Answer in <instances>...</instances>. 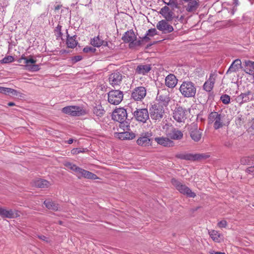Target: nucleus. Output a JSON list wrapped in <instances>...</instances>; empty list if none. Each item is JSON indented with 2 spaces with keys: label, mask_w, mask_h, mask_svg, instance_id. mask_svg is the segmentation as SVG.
Wrapping results in <instances>:
<instances>
[{
  "label": "nucleus",
  "mask_w": 254,
  "mask_h": 254,
  "mask_svg": "<svg viewBox=\"0 0 254 254\" xmlns=\"http://www.w3.org/2000/svg\"><path fill=\"white\" fill-rule=\"evenodd\" d=\"M14 58L13 57L11 56H8L7 57H4L2 60H1V63L3 64H7L11 63L13 61Z\"/></svg>",
  "instance_id": "79ce46f5"
},
{
  "label": "nucleus",
  "mask_w": 254,
  "mask_h": 254,
  "mask_svg": "<svg viewBox=\"0 0 254 254\" xmlns=\"http://www.w3.org/2000/svg\"><path fill=\"white\" fill-rule=\"evenodd\" d=\"M64 166L70 170L73 171L76 173L79 174V175H93L92 173L82 169L75 165L69 162H66L64 163Z\"/></svg>",
  "instance_id": "a211bd4d"
},
{
  "label": "nucleus",
  "mask_w": 254,
  "mask_h": 254,
  "mask_svg": "<svg viewBox=\"0 0 254 254\" xmlns=\"http://www.w3.org/2000/svg\"><path fill=\"white\" fill-rule=\"evenodd\" d=\"M216 76L213 74H210L209 79L204 83L203 89L207 92H210L213 88L215 82Z\"/></svg>",
  "instance_id": "b1692460"
},
{
  "label": "nucleus",
  "mask_w": 254,
  "mask_h": 254,
  "mask_svg": "<svg viewBox=\"0 0 254 254\" xmlns=\"http://www.w3.org/2000/svg\"><path fill=\"white\" fill-rule=\"evenodd\" d=\"M217 225L220 228H225L227 225V222L225 220H222L218 223Z\"/></svg>",
  "instance_id": "49530a36"
},
{
  "label": "nucleus",
  "mask_w": 254,
  "mask_h": 254,
  "mask_svg": "<svg viewBox=\"0 0 254 254\" xmlns=\"http://www.w3.org/2000/svg\"><path fill=\"white\" fill-rule=\"evenodd\" d=\"M164 3L168 5H170L172 7H177V2L175 0H169V2H165Z\"/></svg>",
  "instance_id": "37998d69"
},
{
  "label": "nucleus",
  "mask_w": 254,
  "mask_h": 254,
  "mask_svg": "<svg viewBox=\"0 0 254 254\" xmlns=\"http://www.w3.org/2000/svg\"><path fill=\"white\" fill-rule=\"evenodd\" d=\"M19 60L24 61L23 63L25 64V68L26 70L33 72L38 71L40 69L39 65L35 64L36 60L33 59L31 56L27 58L25 56L22 55Z\"/></svg>",
  "instance_id": "6e6552de"
},
{
  "label": "nucleus",
  "mask_w": 254,
  "mask_h": 254,
  "mask_svg": "<svg viewBox=\"0 0 254 254\" xmlns=\"http://www.w3.org/2000/svg\"><path fill=\"white\" fill-rule=\"evenodd\" d=\"M241 64L242 62L240 59L235 60L231 64L226 73H229L238 71L241 65Z\"/></svg>",
  "instance_id": "c756f323"
},
{
  "label": "nucleus",
  "mask_w": 254,
  "mask_h": 254,
  "mask_svg": "<svg viewBox=\"0 0 254 254\" xmlns=\"http://www.w3.org/2000/svg\"><path fill=\"white\" fill-rule=\"evenodd\" d=\"M180 92L185 98L194 97L196 94V88L195 84L190 81H185L181 84Z\"/></svg>",
  "instance_id": "f257e3e1"
},
{
  "label": "nucleus",
  "mask_w": 254,
  "mask_h": 254,
  "mask_svg": "<svg viewBox=\"0 0 254 254\" xmlns=\"http://www.w3.org/2000/svg\"><path fill=\"white\" fill-rule=\"evenodd\" d=\"M136 36L133 31L130 30L126 32L122 37V40L126 43H130V47L141 45L140 40L136 41Z\"/></svg>",
  "instance_id": "9d476101"
},
{
  "label": "nucleus",
  "mask_w": 254,
  "mask_h": 254,
  "mask_svg": "<svg viewBox=\"0 0 254 254\" xmlns=\"http://www.w3.org/2000/svg\"><path fill=\"white\" fill-rule=\"evenodd\" d=\"M254 160V156H245L241 159V163L243 165H248Z\"/></svg>",
  "instance_id": "e433bc0d"
},
{
  "label": "nucleus",
  "mask_w": 254,
  "mask_h": 254,
  "mask_svg": "<svg viewBox=\"0 0 254 254\" xmlns=\"http://www.w3.org/2000/svg\"><path fill=\"white\" fill-rule=\"evenodd\" d=\"M188 3L186 6V9L188 12L195 11L199 6V0H191L188 2Z\"/></svg>",
  "instance_id": "7c9ffc66"
},
{
  "label": "nucleus",
  "mask_w": 254,
  "mask_h": 254,
  "mask_svg": "<svg viewBox=\"0 0 254 254\" xmlns=\"http://www.w3.org/2000/svg\"><path fill=\"white\" fill-rule=\"evenodd\" d=\"M88 151L87 148H74L71 150V153L73 155H76L80 153H86Z\"/></svg>",
  "instance_id": "58836bf2"
},
{
  "label": "nucleus",
  "mask_w": 254,
  "mask_h": 254,
  "mask_svg": "<svg viewBox=\"0 0 254 254\" xmlns=\"http://www.w3.org/2000/svg\"><path fill=\"white\" fill-rule=\"evenodd\" d=\"M178 83V79L173 74H169L165 78V85L170 88H174Z\"/></svg>",
  "instance_id": "5701e85b"
},
{
  "label": "nucleus",
  "mask_w": 254,
  "mask_h": 254,
  "mask_svg": "<svg viewBox=\"0 0 254 254\" xmlns=\"http://www.w3.org/2000/svg\"><path fill=\"white\" fill-rule=\"evenodd\" d=\"M252 127L253 129H254V119L253 120Z\"/></svg>",
  "instance_id": "680f3d73"
},
{
  "label": "nucleus",
  "mask_w": 254,
  "mask_h": 254,
  "mask_svg": "<svg viewBox=\"0 0 254 254\" xmlns=\"http://www.w3.org/2000/svg\"><path fill=\"white\" fill-rule=\"evenodd\" d=\"M8 90V88L3 87L0 86V93H3L4 94H7V90Z\"/></svg>",
  "instance_id": "8fccbe9b"
},
{
  "label": "nucleus",
  "mask_w": 254,
  "mask_h": 254,
  "mask_svg": "<svg viewBox=\"0 0 254 254\" xmlns=\"http://www.w3.org/2000/svg\"><path fill=\"white\" fill-rule=\"evenodd\" d=\"M102 43H103V44L102 46H104L105 47H108V43L107 41H104L102 40Z\"/></svg>",
  "instance_id": "6e6d98bb"
},
{
  "label": "nucleus",
  "mask_w": 254,
  "mask_h": 254,
  "mask_svg": "<svg viewBox=\"0 0 254 254\" xmlns=\"http://www.w3.org/2000/svg\"><path fill=\"white\" fill-rule=\"evenodd\" d=\"M157 34V31L155 28H152L149 29L145 36L143 38V39L145 40L146 39H148L147 36L152 37Z\"/></svg>",
  "instance_id": "ea45409f"
},
{
  "label": "nucleus",
  "mask_w": 254,
  "mask_h": 254,
  "mask_svg": "<svg viewBox=\"0 0 254 254\" xmlns=\"http://www.w3.org/2000/svg\"><path fill=\"white\" fill-rule=\"evenodd\" d=\"M250 94L251 92L250 91H248V92L244 93H241L240 95L238 96L236 98V101L240 105H242L245 102H248L250 100Z\"/></svg>",
  "instance_id": "c85d7f7f"
},
{
  "label": "nucleus",
  "mask_w": 254,
  "mask_h": 254,
  "mask_svg": "<svg viewBox=\"0 0 254 254\" xmlns=\"http://www.w3.org/2000/svg\"><path fill=\"white\" fill-rule=\"evenodd\" d=\"M172 185L174 187L181 193L187 195V196L194 198L196 195L194 192L187 187L185 185L183 184L181 182L175 179H172L171 181Z\"/></svg>",
  "instance_id": "39448f33"
},
{
  "label": "nucleus",
  "mask_w": 254,
  "mask_h": 254,
  "mask_svg": "<svg viewBox=\"0 0 254 254\" xmlns=\"http://www.w3.org/2000/svg\"><path fill=\"white\" fill-rule=\"evenodd\" d=\"M209 234L212 240L216 242H220V234L215 230H212Z\"/></svg>",
  "instance_id": "4c0bfd02"
},
{
  "label": "nucleus",
  "mask_w": 254,
  "mask_h": 254,
  "mask_svg": "<svg viewBox=\"0 0 254 254\" xmlns=\"http://www.w3.org/2000/svg\"><path fill=\"white\" fill-rule=\"evenodd\" d=\"M120 125L119 126V128L118 129V130L119 131H122V130H123V131H127L129 129V126L128 124V123L126 121L124 122H119Z\"/></svg>",
  "instance_id": "c9c22d12"
},
{
  "label": "nucleus",
  "mask_w": 254,
  "mask_h": 254,
  "mask_svg": "<svg viewBox=\"0 0 254 254\" xmlns=\"http://www.w3.org/2000/svg\"><path fill=\"white\" fill-rule=\"evenodd\" d=\"M210 253L211 254H226L225 253L223 252H215L214 251L211 252Z\"/></svg>",
  "instance_id": "5fc2aeb1"
},
{
  "label": "nucleus",
  "mask_w": 254,
  "mask_h": 254,
  "mask_svg": "<svg viewBox=\"0 0 254 254\" xmlns=\"http://www.w3.org/2000/svg\"><path fill=\"white\" fill-rule=\"evenodd\" d=\"M220 100L223 104H228L230 103V97L227 94H224L221 96Z\"/></svg>",
  "instance_id": "a19ab883"
},
{
  "label": "nucleus",
  "mask_w": 254,
  "mask_h": 254,
  "mask_svg": "<svg viewBox=\"0 0 254 254\" xmlns=\"http://www.w3.org/2000/svg\"><path fill=\"white\" fill-rule=\"evenodd\" d=\"M169 21H170L161 20L157 23L156 25L157 29L165 34L173 32L174 28L173 26L169 24Z\"/></svg>",
  "instance_id": "dca6fc26"
},
{
  "label": "nucleus",
  "mask_w": 254,
  "mask_h": 254,
  "mask_svg": "<svg viewBox=\"0 0 254 254\" xmlns=\"http://www.w3.org/2000/svg\"><path fill=\"white\" fill-rule=\"evenodd\" d=\"M188 115L187 110L181 106L176 107L173 113V119L178 123H184Z\"/></svg>",
  "instance_id": "0eeeda50"
},
{
  "label": "nucleus",
  "mask_w": 254,
  "mask_h": 254,
  "mask_svg": "<svg viewBox=\"0 0 254 254\" xmlns=\"http://www.w3.org/2000/svg\"><path fill=\"white\" fill-rule=\"evenodd\" d=\"M112 119L117 122H124L127 119V112L125 109L120 108L116 109L112 113Z\"/></svg>",
  "instance_id": "2eb2a0df"
},
{
  "label": "nucleus",
  "mask_w": 254,
  "mask_h": 254,
  "mask_svg": "<svg viewBox=\"0 0 254 254\" xmlns=\"http://www.w3.org/2000/svg\"><path fill=\"white\" fill-rule=\"evenodd\" d=\"M133 114L135 120L140 123H145L149 119V114L146 108L136 109Z\"/></svg>",
  "instance_id": "f8f14e48"
},
{
  "label": "nucleus",
  "mask_w": 254,
  "mask_h": 254,
  "mask_svg": "<svg viewBox=\"0 0 254 254\" xmlns=\"http://www.w3.org/2000/svg\"><path fill=\"white\" fill-rule=\"evenodd\" d=\"M146 95V89L144 87H135L132 91L131 97L135 101H141Z\"/></svg>",
  "instance_id": "4468645a"
},
{
  "label": "nucleus",
  "mask_w": 254,
  "mask_h": 254,
  "mask_svg": "<svg viewBox=\"0 0 254 254\" xmlns=\"http://www.w3.org/2000/svg\"><path fill=\"white\" fill-rule=\"evenodd\" d=\"M39 0H31V2H37L38 3Z\"/></svg>",
  "instance_id": "052dcab7"
},
{
  "label": "nucleus",
  "mask_w": 254,
  "mask_h": 254,
  "mask_svg": "<svg viewBox=\"0 0 254 254\" xmlns=\"http://www.w3.org/2000/svg\"><path fill=\"white\" fill-rule=\"evenodd\" d=\"M164 110L160 105H154L150 108V115L153 120L160 121L163 118Z\"/></svg>",
  "instance_id": "9b49d317"
},
{
  "label": "nucleus",
  "mask_w": 254,
  "mask_h": 254,
  "mask_svg": "<svg viewBox=\"0 0 254 254\" xmlns=\"http://www.w3.org/2000/svg\"><path fill=\"white\" fill-rule=\"evenodd\" d=\"M91 44L95 47H100L103 44L102 39H100L99 35L92 38L90 41Z\"/></svg>",
  "instance_id": "f704fd0d"
},
{
  "label": "nucleus",
  "mask_w": 254,
  "mask_h": 254,
  "mask_svg": "<svg viewBox=\"0 0 254 254\" xmlns=\"http://www.w3.org/2000/svg\"><path fill=\"white\" fill-rule=\"evenodd\" d=\"M154 140L157 144L163 146L164 147H171L174 145V142L168 136L166 137H157L154 138Z\"/></svg>",
  "instance_id": "412c9836"
},
{
  "label": "nucleus",
  "mask_w": 254,
  "mask_h": 254,
  "mask_svg": "<svg viewBox=\"0 0 254 254\" xmlns=\"http://www.w3.org/2000/svg\"><path fill=\"white\" fill-rule=\"evenodd\" d=\"M50 185L49 182L42 179H37L32 182V186L38 188H47Z\"/></svg>",
  "instance_id": "a878e982"
},
{
  "label": "nucleus",
  "mask_w": 254,
  "mask_h": 254,
  "mask_svg": "<svg viewBox=\"0 0 254 254\" xmlns=\"http://www.w3.org/2000/svg\"><path fill=\"white\" fill-rule=\"evenodd\" d=\"M38 237L39 239H41V240H43L44 241H46V242L48 241L47 238L46 236H44V235H38Z\"/></svg>",
  "instance_id": "603ef678"
},
{
  "label": "nucleus",
  "mask_w": 254,
  "mask_h": 254,
  "mask_svg": "<svg viewBox=\"0 0 254 254\" xmlns=\"http://www.w3.org/2000/svg\"><path fill=\"white\" fill-rule=\"evenodd\" d=\"M114 136L121 140L132 139L135 136L133 132H129L127 131H119L114 133Z\"/></svg>",
  "instance_id": "6ab92c4d"
},
{
  "label": "nucleus",
  "mask_w": 254,
  "mask_h": 254,
  "mask_svg": "<svg viewBox=\"0 0 254 254\" xmlns=\"http://www.w3.org/2000/svg\"><path fill=\"white\" fill-rule=\"evenodd\" d=\"M63 113L72 117L84 116L87 114L86 110L82 106H68L63 108Z\"/></svg>",
  "instance_id": "20e7f679"
},
{
  "label": "nucleus",
  "mask_w": 254,
  "mask_h": 254,
  "mask_svg": "<svg viewBox=\"0 0 254 254\" xmlns=\"http://www.w3.org/2000/svg\"><path fill=\"white\" fill-rule=\"evenodd\" d=\"M83 51L85 53H94L96 51V49L91 47H86L84 48Z\"/></svg>",
  "instance_id": "a18cd8bd"
},
{
  "label": "nucleus",
  "mask_w": 254,
  "mask_h": 254,
  "mask_svg": "<svg viewBox=\"0 0 254 254\" xmlns=\"http://www.w3.org/2000/svg\"><path fill=\"white\" fill-rule=\"evenodd\" d=\"M176 157L180 159L195 161L205 160L208 158L210 155L208 153H179L176 155Z\"/></svg>",
  "instance_id": "f03ea898"
},
{
  "label": "nucleus",
  "mask_w": 254,
  "mask_h": 254,
  "mask_svg": "<svg viewBox=\"0 0 254 254\" xmlns=\"http://www.w3.org/2000/svg\"><path fill=\"white\" fill-rule=\"evenodd\" d=\"M202 131L198 129L197 127L191 128L190 130V135L192 139L197 142L200 140L201 137Z\"/></svg>",
  "instance_id": "cd10ccee"
},
{
  "label": "nucleus",
  "mask_w": 254,
  "mask_h": 254,
  "mask_svg": "<svg viewBox=\"0 0 254 254\" xmlns=\"http://www.w3.org/2000/svg\"><path fill=\"white\" fill-rule=\"evenodd\" d=\"M75 36L69 37L67 36L66 39V45L68 48H74L77 44V42L75 40Z\"/></svg>",
  "instance_id": "2f4dec72"
},
{
  "label": "nucleus",
  "mask_w": 254,
  "mask_h": 254,
  "mask_svg": "<svg viewBox=\"0 0 254 254\" xmlns=\"http://www.w3.org/2000/svg\"><path fill=\"white\" fill-rule=\"evenodd\" d=\"M246 172L248 174H252L253 175H254V165L249 167L246 170Z\"/></svg>",
  "instance_id": "3c124183"
},
{
  "label": "nucleus",
  "mask_w": 254,
  "mask_h": 254,
  "mask_svg": "<svg viewBox=\"0 0 254 254\" xmlns=\"http://www.w3.org/2000/svg\"><path fill=\"white\" fill-rule=\"evenodd\" d=\"M170 92L168 89H162L158 91L156 100L159 104L164 106H167L171 100Z\"/></svg>",
  "instance_id": "423d86ee"
},
{
  "label": "nucleus",
  "mask_w": 254,
  "mask_h": 254,
  "mask_svg": "<svg viewBox=\"0 0 254 254\" xmlns=\"http://www.w3.org/2000/svg\"><path fill=\"white\" fill-rule=\"evenodd\" d=\"M18 93V92L16 90L10 88H8V90H7V94H11L14 96H17Z\"/></svg>",
  "instance_id": "09e8293b"
},
{
  "label": "nucleus",
  "mask_w": 254,
  "mask_h": 254,
  "mask_svg": "<svg viewBox=\"0 0 254 254\" xmlns=\"http://www.w3.org/2000/svg\"><path fill=\"white\" fill-rule=\"evenodd\" d=\"M152 132L151 131L142 133L136 140V143L141 146H148L151 145V137Z\"/></svg>",
  "instance_id": "ddd939ff"
},
{
  "label": "nucleus",
  "mask_w": 254,
  "mask_h": 254,
  "mask_svg": "<svg viewBox=\"0 0 254 254\" xmlns=\"http://www.w3.org/2000/svg\"><path fill=\"white\" fill-rule=\"evenodd\" d=\"M224 115L217 112H211L208 117L209 124H213L215 129H218L224 126Z\"/></svg>",
  "instance_id": "7ed1b4c3"
},
{
  "label": "nucleus",
  "mask_w": 254,
  "mask_h": 254,
  "mask_svg": "<svg viewBox=\"0 0 254 254\" xmlns=\"http://www.w3.org/2000/svg\"><path fill=\"white\" fill-rule=\"evenodd\" d=\"M0 216L3 218H13L15 212L12 209H6L5 207H0Z\"/></svg>",
  "instance_id": "bb28decb"
},
{
  "label": "nucleus",
  "mask_w": 254,
  "mask_h": 254,
  "mask_svg": "<svg viewBox=\"0 0 254 254\" xmlns=\"http://www.w3.org/2000/svg\"><path fill=\"white\" fill-rule=\"evenodd\" d=\"M152 67L149 64H141L137 66L135 69V73L140 75H145L151 70Z\"/></svg>",
  "instance_id": "aec40b11"
},
{
  "label": "nucleus",
  "mask_w": 254,
  "mask_h": 254,
  "mask_svg": "<svg viewBox=\"0 0 254 254\" xmlns=\"http://www.w3.org/2000/svg\"><path fill=\"white\" fill-rule=\"evenodd\" d=\"M81 59H82L81 56H75L73 58V60L75 62H77L80 61V60H81Z\"/></svg>",
  "instance_id": "864d4df0"
},
{
  "label": "nucleus",
  "mask_w": 254,
  "mask_h": 254,
  "mask_svg": "<svg viewBox=\"0 0 254 254\" xmlns=\"http://www.w3.org/2000/svg\"><path fill=\"white\" fill-rule=\"evenodd\" d=\"M59 9V6H58L57 7H56V9Z\"/></svg>",
  "instance_id": "e2e57ef3"
},
{
  "label": "nucleus",
  "mask_w": 254,
  "mask_h": 254,
  "mask_svg": "<svg viewBox=\"0 0 254 254\" xmlns=\"http://www.w3.org/2000/svg\"><path fill=\"white\" fill-rule=\"evenodd\" d=\"M84 177L85 178H87L88 179L90 180H96L99 179L97 176H79L78 178L81 179L82 177Z\"/></svg>",
  "instance_id": "de8ad7c7"
},
{
  "label": "nucleus",
  "mask_w": 254,
  "mask_h": 254,
  "mask_svg": "<svg viewBox=\"0 0 254 254\" xmlns=\"http://www.w3.org/2000/svg\"><path fill=\"white\" fill-rule=\"evenodd\" d=\"M44 204L49 209L54 211L58 209V205L50 200H46L44 201Z\"/></svg>",
  "instance_id": "72a5a7b5"
},
{
  "label": "nucleus",
  "mask_w": 254,
  "mask_h": 254,
  "mask_svg": "<svg viewBox=\"0 0 254 254\" xmlns=\"http://www.w3.org/2000/svg\"><path fill=\"white\" fill-rule=\"evenodd\" d=\"M234 0V3L235 5L237 6L239 5V0Z\"/></svg>",
  "instance_id": "13d9d810"
},
{
  "label": "nucleus",
  "mask_w": 254,
  "mask_h": 254,
  "mask_svg": "<svg viewBox=\"0 0 254 254\" xmlns=\"http://www.w3.org/2000/svg\"><path fill=\"white\" fill-rule=\"evenodd\" d=\"M167 136L172 139L180 140L182 138L183 133L181 130L173 128L167 132Z\"/></svg>",
  "instance_id": "4be33fe9"
},
{
  "label": "nucleus",
  "mask_w": 254,
  "mask_h": 254,
  "mask_svg": "<svg viewBox=\"0 0 254 254\" xmlns=\"http://www.w3.org/2000/svg\"><path fill=\"white\" fill-rule=\"evenodd\" d=\"M105 110L101 105H97L94 107L93 113L97 117H101L105 114Z\"/></svg>",
  "instance_id": "473e14b6"
},
{
  "label": "nucleus",
  "mask_w": 254,
  "mask_h": 254,
  "mask_svg": "<svg viewBox=\"0 0 254 254\" xmlns=\"http://www.w3.org/2000/svg\"><path fill=\"white\" fill-rule=\"evenodd\" d=\"M160 13L165 18V20L171 21L173 18V12L167 6H165L161 9Z\"/></svg>",
  "instance_id": "393cba45"
},
{
  "label": "nucleus",
  "mask_w": 254,
  "mask_h": 254,
  "mask_svg": "<svg viewBox=\"0 0 254 254\" xmlns=\"http://www.w3.org/2000/svg\"><path fill=\"white\" fill-rule=\"evenodd\" d=\"M14 105H15V104L13 102H9L8 103V106H13Z\"/></svg>",
  "instance_id": "bf43d9fd"
},
{
  "label": "nucleus",
  "mask_w": 254,
  "mask_h": 254,
  "mask_svg": "<svg viewBox=\"0 0 254 254\" xmlns=\"http://www.w3.org/2000/svg\"><path fill=\"white\" fill-rule=\"evenodd\" d=\"M122 79V74L120 72L116 71L110 75L109 81L111 85L115 86L121 83Z\"/></svg>",
  "instance_id": "f3484780"
},
{
  "label": "nucleus",
  "mask_w": 254,
  "mask_h": 254,
  "mask_svg": "<svg viewBox=\"0 0 254 254\" xmlns=\"http://www.w3.org/2000/svg\"><path fill=\"white\" fill-rule=\"evenodd\" d=\"M108 102L113 105H118L123 100L124 94L122 91L118 90L110 91L108 94Z\"/></svg>",
  "instance_id": "1a4fd4ad"
},
{
  "label": "nucleus",
  "mask_w": 254,
  "mask_h": 254,
  "mask_svg": "<svg viewBox=\"0 0 254 254\" xmlns=\"http://www.w3.org/2000/svg\"><path fill=\"white\" fill-rule=\"evenodd\" d=\"M67 142L68 144H70L72 143V142H73V139H71V138H70L69 139H68V140L67 141V142Z\"/></svg>",
  "instance_id": "4d7b16f0"
},
{
  "label": "nucleus",
  "mask_w": 254,
  "mask_h": 254,
  "mask_svg": "<svg viewBox=\"0 0 254 254\" xmlns=\"http://www.w3.org/2000/svg\"><path fill=\"white\" fill-rule=\"evenodd\" d=\"M61 29H62V26H61L60 25H58L55 29V31L57 33V36L58 37H60L62 36V35Z\"/></svg>",
  "instance_id": "c03bdc74"
}]
</instances>
